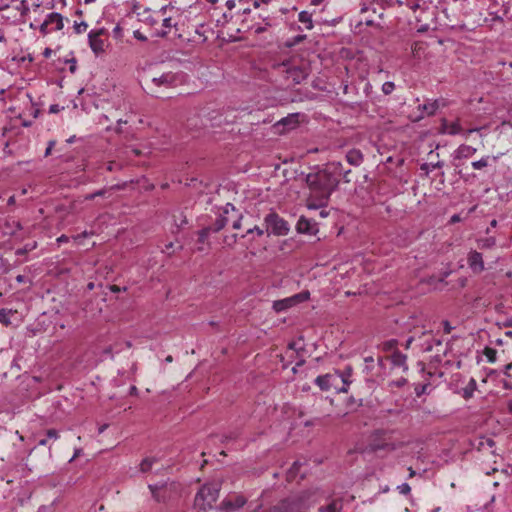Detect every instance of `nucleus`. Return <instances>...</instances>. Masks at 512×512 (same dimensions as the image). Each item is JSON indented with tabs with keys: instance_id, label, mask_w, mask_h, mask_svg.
Masks as SVG:
<instances>
[{
	"instance_id": "2",
	"label": "nucleus",
	"mask_w": 512,
	"mask_h": 512,
	"mask_svg": "<svg viewBox=\"0 0 512 512\" xmlns=\"http://www.w3.org/2000/svg\"><path fill=\"white\" fill-rule=\"evenodd\" d=\"M321 497L318 489H310L280 501L268 512H305L311 505L315 504Z\"/></svg>"
},
{
	"instance_id": "62",
	"label": "nucleus",
	"mask_w": 512,
	"mask_h": 512,
	"mask_svg": "<svg viewBox=\"0 0 512 512\" xmlns=\"http://www.w3.org/2000/svg\"><path fill=\"white\" fill-rule=\"evenodd\" d=\"M305 38H306L305 35H298V36H296L295 39H294V44L303 41Z\"/></svg>"
},
{
	"instance_id": "56",
	"label": "nucleus",
	"mask_w": 512,
	"mask_h": 512,
	"mask_svg": "<svg viewBox=\"0 0 512 512\" xmlns=\"http://www.w3.org/2000/svg\"><path fill=\"white\" fill-rule=\"evenodd\" d=\"M81 452H82V450H81V449H76V450H75V452H74L73 457L69 460V462H72V461H74L76 458H78V457L81 455Z\"/></svg>"
},
{
	"instance_id": "36",
	"label": "nucleus",
	"mask_w": 512,
	"mask_h": 512,
	"mask_svg": "<svg viewBox=\"0 0 512 512\" xmlns=\"http://www.w3.org/2000/svg\"><path fill=\"white\" fill-rule=\"evenodd\" d=\"M484 355L487 357L489 362H494L496 360V350L493 348L486 347Z\"/></svg>"
},
{
	"instance_id": "28",
	"label": "nucleus",
	"mask_w": 512,
	"mask_h": 512,
	"mask_svg": "<svg viewBox=\"0 0 512 512\" xmlns=\"http://www.w3.org/2000/svg\"><path fill=\"white\" fill-rule=\"evenodd\" d=\"M298 19L301 23L306 25V28L308 30H311L313 28V21H312L311 13H309L307 11H301L298 15Z\"/></svg>"
},
{
	"instance_id": "44",
	"label": "nucleus",
	"mask_w": 512,
	"mask_h": 512,
	"mask_svg": "<svg viewBox=\"0 0 512 512\" xmlns=\"http://www.w3.org/2000/svg\"><path fill=\"white\" fill-rule=\"evenodd\" d=\"M48 27H49V24H48V22L45 20V21L41 24V26H40V32H41L43 35L48 34L49 32H51V31L53 30L52 28H51V29H49Z\"/></svg>"
},
{
	"instance_id": "58",
	"label": "nucleus",
	"mask_w": 512,
	"mask_h": 512,
	"mask_svg": "<svg viewBox=\"0 0 512 512\" xmlns=\"http://www.w3.org/2000/svg\"><path fill=\"white\" fill-rule=\"evenodd\" d=\"M68 241H69V238L66 235H61L60 237L57 238L58 243H64V242H68Z\"/></svg>"
},
{
	"instance_id": "50",
	"label": "nucleus",
	"mask_w": 512,
	"mask_h": 512,
	"mask_svg": "<svg viewBox=\"0 0 512 512\" xmlns=\"http://www.w3.org/2000/svg\"><path fill=\"white\" fill-rule=\"evenodd\" d=\"M134 37L140 41H145L147 38L139 31H134Z\"/></svg>"
},
{
	"instance_id": "63",
	"label": "nucleus",
	"mask_w": 512,
	"mask_h": 512,
	"mask_svg": "<svg viewBox=\"0 0 512 512\" xmlns=\"http://www.w3.org/2000/svg\"><path fill=\"white\" fill-rule=\"evenodd\" d=\"M110 291L114 292V293H117V292H120L121 291V288L117 285H111L110 286Z\"/></svg>"
},
{
	"instance_id": "39",
	"label": "nucleus",
	"mask_w": 512,
	"mask_h": 512,
	"mask_svg": "<svg viewBox=\"0 0 512 512\" xmlns=\"http://www.w3.org/2000/svg\"><path fill=\"white\" fill-rule=\"evenodd\" d=\"M475 386H476L475 380H474V379H472V380L470 381V383H469V387H467V388H465V389H464V394H463V396H464L465 398H469V397H471V396H472V392H473V390H474Z\"/></svg>"
},
{
	"instance_id": "43",
	"label": "nucleus",
	"mask_w": 512,
	"mask_h": 512,
	"mask_svg": "<svg viewBox=\"0 0 512 512\" xmlns=\"http://www.w3.org/2000/svg\"><path fill=\"white\" fill-rule=\"evenodd\" d=\"M17 10L21 12L22 15H26L29 12V6L26 0H22L20 6L17 7Z\"/></svg>"
},
{
	"instance_id": "22",
	"label": "nucleus",
	"mask_w": 512,
	"mask_h": 512,
	"mask_svg": "<svg viewBox=\"0 0 512 512\" xmlns=\"http://www.w3.org/2000/svg\"><path fill=\"white\" fill-rule=\"evenodd\" d=\"M425 381L423 383L415 384L414 391L417 397H421L424 394L428 393V388L430 387L429 378L432 376L431 373H427L424 375Z\"/></svg>"
},
{
	"instance_id": "29",
	"label": "nucleus",
	"mask_w": 512,
	"mask_h": 512,
	"mask_svg": "<svg viewBox=\"0 0 512 512\" xmlns=\"http://www.w3.org/2000/svg\"><path fill=\"white\" fill-rule=\"evenodd\" d=\"M496 244V240L494 237L481 238L477 240V245L479 249H490L494 247Z\"/></svg>"
},
{
	"instance_id": "27",
	"label": "nucleus",
	"mask_w": 512,
	"mask_h": 512,
	"mask_svg": "<svg viewBox=\"0 0 512 512\" xmlns=\"http://www.w3.org/2000/svg\"><path fill=\"white\" fill-rule=\"evenodd\" d=\"M168 7L164 6L162 7L158 12H156L154 15H148L145 19V22L150 25H155L159 22L160 18L166 15Z\"/></svg>"
},
{
	"instance_id": "61",
	"label": "nucleus",
	"mask_w": 512,
	"mask_h": 512,
	"mask_svg": "<svg viewBox=\"0 0 512 512\" xmlns=\"http://www.w3.org/2000/svg\"><path fill=\"white\" fill-rule=\"evenodd\" d=\"M503 387L505 389H512V383L510 381L503 380Z\"/></svg>"
},
{
	"instance_id": "10",
	"label": "nucleus",
	"mask_w": 512,
	"mask_h": 512,
	"mask_svg": "<svg viewBox=\"0 0 512 512\" xmlns=\"http://www.w3.org/2000/svg\"><path fill=\"white\" fill-rule=\"evenodd\" d=\"M467 262L469 268L475 274H480L485 269L483 256L476 250H472L468 253Z\"/></svg>"
},
{
	"instance_id": "25",
	"label": "nucleus",
	"mask_w": 512,
	"mask_h": 512,
	"mask_svg": "<svg viewBox=\"0 0 512 512\" xmlns=\"http://www.w3.org/2000/svg\"><path fill=\"white\" fill-rule=\"evenodd\" d=\"M298 123V115L297 114H291L283 119H281L280 121L277 122V126H284V127H288L289 129H292L294 127H296Z\"/></svg>"
},
{
	"instance_id": "60",
	"label": "nucleus",
	"mask_w": 512,
	"mask_h": 512,
	"mask_svg": "<svg viewBox=\"0 0 512 512\" xmlns=\"http://www.w3.org/2000/svg\"><path fill=\"white\" fill-rule=\"evenodd\" d=\"M309 297V292H304L299 295H296L294 298H301V299H307Z\"/></svg>"
},
{
	"instance_id": "46",
	"label": "nucleus",
	"mask_w": 512,
	"mask_h": 512,
	"mask_svg": "<svg viewBox=\"0 0 512 512\" xmlns=\"http://www.w3.org/2000/svg\"><path fill=\"white\" fill-rule=\"evenodd\" d=\"M254 231L257 233L258 236H262L264 234V230L259 228V227H257V226H255L253 228H247L245 230V233H252Z\"/></svg>"
},
{
	"instance_id": "51",
	"label": "nucleus",
	"mask_w": 512,
	"mask_h": 512,
	"mask_svg": "<svg viewBox=\"0 0 512 512\" xmlns=\"http://www.w3.org/2000/svg\"><path fill=\"white\" fill-rule=\"evenodd\" d=\"M449 125L450 123H448V121L446 119H443L442 120V132L444 133H447V130H449Z\"/></svg>"
},
{
	"instance_id": "11",
	"label": "nucleus",
	"mask_w": 512,
	"mask_h": 512,
	"mask_svg": "<svg viewBox=\"0 0 512 512\" xmlns=\"http://www.w3.org/2000/svg\"><path fill=\"white\" fill-rule=\"evenodd\" d=\"M497 4H491L488 7L487 15L483 17L484 23H490L491 25L495 22H503V16L506 15L507 11L503 8L495 9Z\"/></svg>"
},
{
	"instance_id": "3",
	"label": "nucleus",
	"mask_w": 512,
	"mask_h": 512,
	"mask_svg": "<svg viewBox=\"0 0 512 512\" xmlns=\"http://www.w3.org/2000/svg\"><path fill=\"white\" fill-rule=\"evenodd\" d=\"M315 383L322 391L334 390L336 393H346L350 382L345 374L334 372L318 376Z\"/></svg>"
},
{
	"instance_id": "14",
	"label": "nucleus",
	"mask_w": 512,
	"mask_h": 512,
	"mask_svg": "<svg viewBox=\"0 0 512 512\" xmlns=\"http://www.w3.org/2000/svg\"><path fill=\"white\" fill-rule=\"evenodd\" d=\"M247 500L242 495H233L226 500V512H232L240 509L246 504Z\"/></svg>"
},
{
	"instance_id": "7",
	"label": "nucleus",
	"mask_w": 512,
	"mask_h": 512,
	"mask_svg": "<svg viewBox=\"0 0 512 512\" xmlns=\"http://www.w3.org/2000/svg\"><path fill=\"white\" fill-rule=\"evenodd\" d=\"M104 35H107V32L104 28L92 30L88 35L90 48L96 55L103 53L105 50V39L103 38Z\"/></svg>"
},
{
	"instance_id": "24",
	"label": "nucleus",
	"mask_w": 512,
	"mask_h": 512,
	"mask_svg": "<svg viewBox=\"0 0 512 512\" xmlns=\"http://www.w3.org/2000/svg\"><path fill=\"white\" fill-rule=\"evenodd\" d=\"M438 107L439 106H438L437 101L419 105L418 108L422 110V115L420 117H423L424 115H427V116L434 115L435 112L437 111Z\"/></svg>"
},
{
	"instance_id": "53",
	"label": "nucleus",
	"mask_w": 512,
	"mask_h": 512,
	"mask_svg": "<svg viewBox=\"0 0 512 512\" xmlns=\"http://www.w3.org/2000/svg\"><path fill=\"white\" fill-rule=\"evenodd\" d=\"M103 353L113 358V348L112 346H108L103 350Z\"/></svg>"
},
{
	"instance_id": "17",
	"label": "nucleus",
	"mask_w": 512,
	"mask_h": 512,
	"mask_svg": "<svg viewBox=\"0 0 512 512\" xmlns=\"http://www.w3.org/2000/svg\"><path fill=\"white\" fill-rule=\"evenodd\" d=\"M390 360L394 366L402 367L403 370H407V356L403 353H401L398 350H394L392 355L390 356Z\"/></svg>"
},
{
	"instance_id": "37",
	"label": "nucleus",
	"mask_w": 512,
	"mask_h": 512,
	"mask_svg": "<svg viewBox=\"0 0 512 512\" xmlns=\"http://www.w3.org/2000/svg\"><path fill=\"white\" fill-rule=\"evenodd\" d=\"M487 166H488V157L482 158V159L472 163V167L476 170H480Z\"/></svg>"
},
{
	"instance_id": "18",
	"label": "nucleus",
	"mask_w": 512,
	"mask_h": 512,
	"mask_svg": "<svg viewBox=\"0 0 512 512\" xmlns=\"http://www.w3.org/2000/svg\"><path fill=\"white\" fill-rule=\"evenodd\" d=\"M476 148L462 144L460 145L457 150L455 151V158L456 159H462V158H469L473 156L476 153Z\"/></svg>"
},
{
	"instance_id": "9",
	"label": "nucleus",
	"mask_w": 512,
	"mask_h": 512,
	"mask_svg": "<svg viewBox=\"0 0 512 512\" xmlns=\"http://www.w3.org/2000/svg\"><path fill=\"white\" fill-rule=\"evenodd\" d=\"M418 339L423 352H431L434 346H442V342L436 339L431 331L422 332Z\"/></svg>"
},
{
	"instance_id": "49",
	"label": "nucleus",
	"mask_w": 512,
	"mask_h": 512,
	"mask_svg": "<svg viewBox=\"0 0 512 512\" xmlns=\"http://www.w3.org/2000/svg\"><path fill=\"white\" fill-rule=\"evenodd\" d=\"M54 145H55V141L49 142L48 147L46 148V151H45V157H47L51 154V151H52Z\"/></svg>"
},
{
	"instance_id": "54",
	"label": "nucleus",
	"mask_w": 512,
	"mask_h": 512,
	"mask_svg": "<svg viewBox=\"0 0 512 512\" xmlns=\"http://www.w3.org/2000/svg\"><path fill=\"white\" fill-rule=\"evenodd\" d=\"M461 221V218L458 214H455L453 215L451 218H450V224H455L457 222Z\"/></svg>"
},
{
	"instance_id": "1",
	"label": "nucleus",
	"mask_w": 512,
	"mask_h": 512,
	"mask_svg": "<svg viewBox=\"0 0 512 512\" xmlns=\"http://www.w3.org/2000/svg\"><path fill=\"white\" fill-rule=\"evenodd\" d=\"M342 174L341 163H328L322 167L315 166L313 171L305 176L309 188L307 207L318 209L328 204L331 194L337 189Z\"/></svg>"
},
{
	"instance_id": "48",
	"label": "nucleus",
	"mask_w": 512,
	"mask_h": 512,
	"mask_svg": "<svg viewBox=\"0 0 512 512\" xmlns=\"http://www.w3.org/2000/svg\"><path fill=\"white\" fill-rule=\"evenodd\" d=\"M46 435H47V437H48V438H54V439H57V438H58V432H57V430H55V429H49V430H47Z\"/></svg>"
},
{
	"instance_id": "57",
	"label": "nucleus",
	"mask_w": 512,
	"mask_h": 512,
	"mask_svg": "<svg viewBox=\"0 0 512 512\" xmlns=\"http://www.w3.org/2000/svg\"><path fill=\"white\" fill-rule=\"evenodd\" d=\"M49 111L51 113H57L60 111V108L57 104H54V105H51L50 108H49Z\"/></svg>"
},
{
	"instance_id": "55",
	"label": "nucleus",
	"mask_w": 512,
	"mask_h": 512,
	"mask_svg": "<svg viewBox=\"0 0 512 512\" xmlns=\"http://www.w3.org/2000/svg\"><path fill=\"white\" fill-rule=\"evenodd\" d=\"M272 0H255L254 1V7H259L260 3L263 4H269Z\"/></svg>"
},
{
	"instance_id": "21",
	"label": "nucleus",
	"mask_w": 512,
	"mask_h": 512,
	"mask_svg": "<svg viewBox=\"0 0 512 512\" xmlns=\"http://www.w3.org/2000/svg\"><path fill=\"white\" fill-rule=\"evenodd\" d=\"M174 81H175V78L170 73L163 74L160 77H155L152 79V83L158 87H160V86L169 87L172 85V83Z\"/></svg>"
},
{
	"instance_id": "42",
	"label": "nucleus",
	"mask_w": 512,
	"mask_h": 512,
	"mask_svg": "<svg viewBox=\"0 0 512 512\" xmlns=\"http://www.w3.org/2000/svg\"><path fill=\"white\" fill-rule=\"evenodd\" d=\"M400 494L408 495L411 492V487L407 483H403L397 487Z\"/></svg>"
},
{
	"instance_id": "12",
	"label": "nucleus",
	"mask_w": 512,
	"mask_h": 512,
	"mask_svg": "<svg viewBox=\"0 0 512 512\" xmlns=\"http://www.w3.org/2000/svg\"><path fill=\"white\" fill-rule=\"evenodd\" d=\"M296 229L299 233L308 235H315L318 232L317 224L304 216L298 220Z\"/></svg>"
},
{
	"instance_id": "20",
	"label": "nucleus",
	"mask_w": 512,
	"mask_h": 512,
	"mask_svg": "<svg viewBox=\"0 0 512 512\" xmlns=\"http://www.w3.org/2000/svg\"><path fill=\"white\" fill-rule=\"evenodd\" d=\"M46 21L49 25H54L52 29L55 31L61 30L63 28V17L59 13H50L47 16Z\"/></svg>"
},
{
	"instance_id": "31",
	"label": "nucleus",
	"mask_w": 512,
	"mask_h": 512,
	"mask_svg": "<svg viewBox=\"0 0 512 512\" xmlns=\"http://www.w3.org/2000/svg\"><path fill=\"white\" fill-rule=\"evenodd\" d=\"M443 165H444L443 161H437L436 163H423L420 166V169L422 171H424L426 175H428L430 168H432V169L442 168Z\"/></svg>"
},
{
	"instance_id": "32",
	"label": "nucleus",
	"mask_w": 512,
	"mask_h": 512,
	"mask_svg": "<svg viewBox=\"0 0 512 512\" xmlns=\"http://www.w3.org/2000/svg\"><path fill=\"white\" fill-rule=\"evenodd\" d=\"M227 17L228 16L226 15V18ZM233 18H234V15H231L230 20L226 19V23H228L230 25L229 30H235L237 32H241L242 30L250 29V26L246 25L244 23H242V27H236V25H235L236 21H233Z\"/></svg>"
},
{
	"instance_id": "40",
	"label": "nucleus",
	"mask_w": 512,
	"mask_h": 512,
	"mask_svg": "<svg viewBox=\"0 0 512 512\" xmlns=\"http://www.w3.org/2000/svg\"><path fill=\"white\" fill-rule=\"evenodd\" d=\"M397 343L398 342L395 339L388 340V341L383 343V345H382L383 346V350H385V351L393 350V349H395Z\"/></svg>"
},
{
	"instance_id": "45",
	"label": "nucleus",
	"mask_w": 512,
	"mask_h": 512,
	"mask_svg": "<svg viewBox=\"0 0 512 512\" xmlns=\"http://www.w3.org/2000/svg\"><path fill=\"white\" fill-rule=\"evenodd\" d=\"M406 383H407V379L402 377V378H400V379H398L396 381H392L390 383V385L391 386H396V387L400 388V387L404 386Z\"/></svg>"
},
{
	"instance_id": "35",
	"label": "nucleus",
	"mask_w": 512,
	"mask_h": 512,
	"mask_svg": "<svg viewBox=\"0 0 512 512\" xmlns=\"http://www.w3.org/2000/svg\"><path fill=\"white\" fill-rule=\"evenodd\" d=\"M152 464H153V460L152 459H149V458H146L144 459L141 464H140V470L142 472H148L151 470V467H152Z\"/></svg>"
},
{
	"instance_id": "15",
	"label": "nucleus",
	"mask_w": 512,
	"mask_h": 512,
	"mask_svg": "<svg viewBox=\"0 0 512 512\" xmlns=\"http://www.w3.org/2000/svg\"><path fill=\"white\" fill-rule=\"evenodd\" d=\"M286 72L288 74V77L291 78L295 84L301 83L303 80L306 79L308 75L303 68L298 66L290 67L287 69Z\"/></svg>"
},
{
	"instance_id": "64",
	"label": "nucleus",
	"mask_w": 512,
	"mask_h": 512,
	"mask_svg": "<svg viewBox=\"0 0 512 512\" xmlns=\"http://www.w3.org/2000/svg\"><path fill=\"white\" fill-rule=\"evenodd\" d=\"M414 339H415V338H414L413 336H411V337H409V338L407 339L406 344H405V348H406V349H408V348L410 347V345H411V343L414 341Z\"/></svg>"
},
{
	"instance_id": "34",
	"label": "nucleus",
	"mask_w": 512,
	"mask_h": 512,
	"mask_svg": "<svg viewBox=\"0 0 512 512\" xmlns=\"http://www.w3.org/2000/svg\"><path fill=\"white\" fill-rule=\"evenodd\" d=\"M462 131V128L458 121L450 123L449 130H447V133L450 135H456Z\"/></svg>"
},
{
	"instance_id": "38",
	"label": "nucleus",
	"mask_w": 512,
	"mask_h": 512,
	"mask_svg": "<svg viewBox=\"0 0 512 512\" xmlns=\"http://www.w3.org/2000/svg\"><path fill=\"white\" fill-rule=\"evenodd\" d=\"M394 89H395V84L390 81L385 82L382 86V91L386 95L392 93Z\"/></svg>"
},
{
	"instance_id": "59",
	"label": "nucleus",
	"mask_w": 512,
	"mask_h": 512,
	"mask_svg": "<svg viewBox=\"0 0 512 512\" xmlns=\"http://www.w3.org/2000/svg\"><path fill=\"white\" fill-rule=\"evenodd\" d=\"M226 7L229 9V10H232L234 7H235V2L233 0H227L226 1Z\"/></svg>"
},
{
	"instance_id": "30",
	"label": "nucleus",
	"mask_w": 512,
	"mask_h": 512,
	"mask_svg": "<svg viewBox=\"0 0 512 512\" xmlns=\"http://www.w3.org/2000/svg\"><path fill=\"white\" fill-rule=\"evenodd\" d=\"M293 301H294V298H289V299H284V300H280V301H275L274 304H273V308L276 311L284 310V309L288 308L289 306H291Z\"/></svg>"
},
{
	"instance_id": "47",
	"label": "nucleus",
	"mask_w": 512,
	"mask_h": 512,
	"mask_svg": "<svg viewBox=\"0 0 512 512\" xmlns=\"http://www.w3.org/2000/svg\"><path fill=\"white\" fill-rule=\"evenodd\" d=\"M453 327L450 325L449 321L445 320L443 321V330L446 334L451 333Z\"/></svg>"
},
{
	"instance_id": "52",
	"label": "nucleus",
	"mask_w": 512,
	"mask_h": 512,
	"mask_svg": "<svg viewBox=\"0 0 512 512\" xmlns=\"http://www.w3.org/2000/svg\"><path fill=\"white\" fill-rule=\"evenodd\" d=\"M298 466H299V463L298 462H294L293 466L289 470V476H294L295 475V472L298 469Z\"/></svg>"
},
{
	"instance_id": "5",
	"label": "nucleus",
	"mask_w": 512,
	"mask_h": 512,
	"mask_svg": "<svg viewBox=\"0 0 512 512\" xmlns=\"http://www.w3.org/2000/svg\"><path fill=\"white\" fill-rule=\"evenodd\" d=\"M265 224L268 234L284 236L289 232L288 223L276 213H269L265 217Z\"/></svg>"
},
{
	"instance_id": "19",
	"label": "nucleus",
	"mask_w": 512,
	"mask_h": 512,
	"mask_svg": "<svg viewBox=\"0 0 512 512\" xmlns=\"http://www.w3.org/2000/svg\"><path fill=\"white\" fill-rule=\"evenodd\" d=\"M346 160L349 164L358 166L363 161V154L360 150L351 149L346 154Z\"/></svg>"
},
{
	"instance_id": "41",
	"label": "nucleus",
	"mask_w": 512,
	"mask_h": 512,
	"mask_svg": "<svg viewBox=\"0 0 512 512\" xmlns=\"http://www.w3.org/2000/svg\"><path fill=\"white\" fill-rule=\"evenodd\" d=\"M87 28L88 25L86 22L75 23L74 25L75 32L78 34L85 32Z\"/></svg>"
},
{
	"instance_id": "16",
	"label": "nucleus",
	"mask_w": 512,
	"mask_h": 512,
	"mask_svg": "<svg viewBox=\"0 0 512 512\" xmlns=\"http://www.w3.org/2000/svg\"><path fill=\"white\" fill-rule=\"evenodd\" d=\"M162 19V27L163 29L161 30H156L155 32V36L157 37H166L167 34H168V31L167 29H171L172 27H177V22L174 21L173 17L172 16H168V17H161Z\"/></svg>"
},
{
	"instance_id": "8",
	"label": "nucleus",
	"mask_w": 512,
	"mask_h": 512,
	"mask_svg": "<svg viewBox=\"0 0 512 512\" xmlns=\"http://www.w3.org/2000/svg\"><path fill=\"white\" fill-rule=\"evenodd\" d=\"M242 213L231 203H226V226L231 223L234 230L241 229Z\"/></svg>"
},
{
	"instance_id": "13",
	"label": "nucleus",
	"mask_w": 512,
	"mask_h": 512,
	"mask_svg": "<svg viewBox=\"0 0 512 512\" xmlns=\"http://www.w3.org/2000/svg\"><path fill=\"white\" fill-rule=\"evenodd\" d=\"M223 228V221L220 220V221H217L215 227H207V228H204L202 229L200 232H199V238H198V243L200 244L198 247H197V250L198 251H203L204 250V247H203V244L206 240V238L208 237V235L211 233V232H218L220 231L221 229Z\"/></svg>"
},
{
	"instance_id": "33",
	"label": "nucleus",
	"mask_w": 512,
	"mask_h": 512,
	"mask_svg": "<svg viewBox=\"0 0 512 512\" xmlns=\"http://www.w3.org/2000/svg\"><path fill=\"white\" fill-rule=\"evenodd\" d=\"M10 314H11V311L1 309L0 310V322L4 325L8 326L11 323Z\"/></svg>"
},
{
	"instance_id": "26",
	"label": "nucleus",
	"mask_w": 512,
	"mask_h": 512,
	"mask_svg": "<svg viewBox=\"0 0 512 512\" xmlns=\"http://www.w3.org/2000/svg\"><path fill=\"white\" fill-rule=\"evenodd\" d=\"M343 508V503L341 500H333L327 506H322L319 508V512H341Z\"/></svg>"
},
{
	"instance_id": "6",
	"label": "nucleus",
	"mask_w": 512,
	"mask_h": 512,
	"mask_svg": "<svg viewBox=\"0 0 512 512\" xmlns=\"http://www.w3.org/2000/svg\"><path fill=\"white\" fill-rule=\"evenodd\" d=\"M148 488L152 493V497L156 502L165 503L172 498L174 484L149 485Z\"/></svg>"
},
{
	"instance_id": "4",
	"label": "nucleus",
	"mask_w": 512,
	"mask_h": 512,
	"mask_svg": "<svg viewBox=\"0 0 512 512\" xmlns=\"http://www.w3.org/2000/svg\"><path fill=\"white\" fill-rule=\"evenodd\" d=\"M220 491L221 483L219 482L203 485L195 496L194 505L202 510L212 508L213 503L216 502L220 495Z\"/></svg>"
},
{
	"instance_id": "23",
	"label": "nucleus",
	"mask_w": 512,
	"mask_h": 512,
	"mask_svg": "<svg viewBox=\"0 0 512 512\" xmlns=\"http://www.w3.org/2000/svg\"><path fill=\"white\" fill-rule=\"evenodd\" d=\"M220 125H221V115L219 113H216V112L210 113L205 119V123H204L205 128H208V127L212 128V127L220 126Z\"/></svg>"
}]
</instances>
